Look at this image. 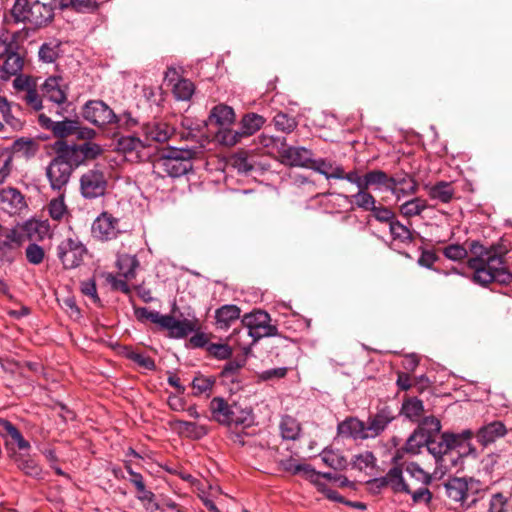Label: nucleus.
Returning <instances> with one entry per match:
<instances>
[{
  "label": "nucleus",
  "instance_id": "obj_1",
  "mask_svg": "<svg viewBox=\"0 0 512 512\" xmlns=\"http://www.w3.org/2000/svg\"><path fill=\"white\" fill-rule=\"evenodd\" d=\"M117 274L107 272L101 269L95 270L92 278L86 283L84 288H96L97 286H106L110 288H140V284L133 283L140 263L135 255L121 254L116 260Z\"/></svg>",
  "mask_w": 512,
  "mask_h": 512
},
{
  "label": "nucleus",
  "instance_id": "obj_2",
  "mask_svg": "<svg viewBox=\"0 0 512 512\" xmlns=\"http://www.w3.org/2000/svg\"><path fill=\"white\" fill-rule=\"evenodd\" d=\"M407 477L403 476L401 469V483L405 490H399V493H405L411 496L413 504H425L429 506L433 499V494L428 486L432 483L433 477L430 473L424 471L416 462H410L405 467Z\"/></svg>",
  "mask_w": 512,
  "mask_h": 512
},
{
  "label": "nucleus",
  "instance_id": "obj_3",
  "mask_svg": "<svg viewBox=\"0 0 512 512\" xmlns=\"http://www.w3.org/2000/svg\"><path fill=\"white\" fill-rule=\"evenodd\" d=\"M18 36V32H9L6 28L0 29V59L4 60L0 65L1 81H8L24 68L25 58L20 53Z\"/></svg>",
  "mask_w": 512,
  "mask_h": 512
},
{
  "label": "nucleus",
  "instance_id": "obj_4",
  "mask_svg": "<svg viewBox=\"0 0 512 512\" xmlns=\"http://www.w3.org/2000/svg\"><path fill=\"white\" fill-rule=\"evenodd\" d=\"M15 23H29L34 28L48 26L54 19V7L51 4L28 0H15L11 9Z\"/></svg>",
  "mask_w": 512,
  "mask_h": 512
},
{
  "label": "nucleus",
  "instance_id": "obj_5",
  "mask_svg": "<svg viewBox=\"0 0 512 512\" xmlns=\"http://www.w3.org/2000/svg\"><path fill=\"white\" fill-rule=\"evenodd\" d=\"M134 314L139 322L156 324L159 330H166L171 338H184L195 329L191 320H178L172 315H162L157 311H150L146 307H134Z\"/></svg>",
  "mask_w": 512,
  "mask_h": 512
},
{
  "label": "nucleus",
  "instance_id": "obj_6",
  "mask_svg": "<svg viewBox=\"0 0 512 512\" xmlns=\"http://www.w3.org/2000/svg\"><path fill=\"white\" fill-rule=\"evenodd\" d=\"M154 167L169 177H181L192 170L191 153L177 148L165 149L156 159Z\"/></svg>",
  "mask_w": 512,
  "mask_h": 512
},
{
  "label": "nucleus",
  "instance_id": "obj_7",
  "mask_svg": "<svg viewBox=\"0 0 512 512\" xmlns=\"http://www.w3.org/2000/svg\"><path fill=\"white\" fill-rule=\"evenodd\" d=\"M242 323L248 328L249 336L254 341L278 335L277 326L271 323L270 315L264 310H253L245 314L242 318Z\"/></svg>",
  "mask_w": 512,
  "mask_h": 512
},
{
  "label": "nucleus",
  "instance_id": "obj_8",
  "mask_svg": "<svg viewBox=\"0 0 512 512\" xmlns=\"http://www.w3.org/2000/svg\"><path fill=\"white\" fill-rule=\"evenodd\" d=\"M82 116L89 123L97 127L118 124L120 118L112 108L102 100H89L82 107Z\"/></svg>",
  "mask_w": 512,
  "mask_h": 512
},
{
  "label": "nucleus",
  "instance_id": "obj_9",
  "mask_svg": "<svg viewBox=\"0 0 512 512\" xmlns=\"http://www.w3.org/2000/svg\"><path fill=\"white\" fill-rule=\"evenodd\" d=\"M86 254L87 248L78 238H65L56 248V255L65 269L78 267Z\"/></svg>",
  "mask_w": 512,
  "mask_h": 512
},
{
  "label": "nucleus",
  "instance_id": "obj_10",
  "mask_svg": "<svg viewBox=\"0 0 512 512\" xmlns=\"http://www.w3.org/2000/svg\"><path fill=\"white\" fill-rule=\"evenodd\" d=\"M71 165L54 156L45 168V176L53 191L64 193L72 176Z\"/></svg>",
  "mask_w": 512,
  "mask_h": 512
},
{
  "label": "nucleus",
  "instance_id": "obj_11",
  "mask_svg": "<svg viewBox=\"0 0 512 512\" xmlns=\"http://www.w3.org/2000/svg\"><path fill=\"white\" fill-rule=\"evenodd\" d=\"M24 237L17 226L8 228L0 225V259L12 262L19 254Z\"/></svg>",
  "mask_w": 512,
  "mask_h": 512
},
{
  "label": "nucleus",
  "instance_id": "obj_12",
  "mask_svg": "<svg viewBox=\"0 0 512 512\" xmlns=\"http://www.w3.org/2000/svg\"><path fill=\"white\" fill-rule=\"evenodd\" d=\"M13 88L23 93L21 100L32 110L40 111L43 108L42 96L38 93L36 79L30 75H24L21 72L14 75Z\"/></svg>",
  "mask_w": 512,
  "mask_h": 512
},
{
  "label": "nucleus",
  "instance_id": "obj_13",
  "mask_svg": "<svg viewBox=\"0 0 512 512\" xmlns=\"http://www.w3.org/2000/svg\"><path fill=\"white\" fill-rule=\"evenodd\" d=\"M107 180L103 171L93 168L80 177V191L84 198L95 199L105 194Z\"/></svg>",
  "mask_w": 512,
  "mask_h": 512
},
{
  "label": "nucleus",
  "instance_id": "obj_14",
  "mask_svg": "<svg viewBox=\"0 0 512 512\" xmlns=\"http://www.w3.org/2000/svg\"><path fill=\"white\" fill-rule=\"evenodd\" d=\"M92 237L101 242L116 239L120 234L119 219L104 211L93 221L91 227Z\"/></svg>",
  "mask_w": 512,
  "mask_h": 512
},
{
  "label": "nucleus",
  "instance_id": "obj_15",
  "mask_svg": "<svg viewBox=\"0 0 512 512\" xmlns=\"http://www.w3.org/2000/svg\"><path fill=\"white\" fill-rule=\"evenodd\" d=\"M395 418L396 415L387 405L379 408L375 414H371L367 422H365L368 439L376 438L381 435Z\"/></svg>",
  "mask_w": 512,
  "mask_h": 512
},
{
  "label": "nucleus",
  "instance_id": "obj_16",
  "mask_svg": "<svg viewBox=\"0 0 512 512\" xmlns=\"http://www.w3.org/2000/svg\"><path fill=\"white\" fill-rule=\"evenodd\" d=\"M401 468L398 466L392 467L385 476L370 479L366 482L367 490L377 495L381 491L390 487L394 493H399V490H405V486L400 485L401 483Z\"/></svg>",
  "mask_w": 512,
  "mask_h": 512
},
{
  "label": "nucleus",
  "instance_id": "obj_17",
  "mask_svg": "<svg viewBox=\"0 0 512 512\" xmlns=\"http://www.w3.org/2000/svg\"><path fill=\"white\" fill-rule=\"evenodd\" d=\"M388 191L395 196L397 200L412 196L418 191L417 180L408 173L391 176Z\"/></svg>",
  "mask_w": 512,
  "mask_h": 512
},
{
  "label": "nucleus",
  "instance_id": "obj_18",
  "mask_svg": "<svg viewBox=\"0 0 512 512\" xmlns=\"http://www.w3.org/2000/svg\"><path fill=\"white\" fill-rule=\"evenodd\" d=\"M165 82L172 85L173 95L177 100H189L195 91V86L192 81L184 78H179L178 72L175 68H168L165 72Z\"/></svg>",
  "mask_w": 512,
  "mask_h": 512
},
{
  "label": "nucleus",
  "instance_id": "obj_19",
  "mask_svg": "<svg viewBox=\"0 0 512 512\" xmlns=\"http://www.w3.org/2000/svg\"><path fill=\"white\" fill-rule=\"evenodd\" d=\"M41 90L43 97L57 105L64 104L67 101V86L60 76L48 77L42 84Z\"/></svg>",
  "mask_w": 512,
  "mask_h": 512
},
{
  "label": "nucleus",
  "instance_id": "obj_20",
  "mask_svg": "<svg viewBox=\"0 0 512 512\" xmlns=\"http://www.w3.org/2000/svg\"><path fill=\"white\" fill-rule=\"evenodd\" d=\"M337 435L353 440L368 439L365 422L354 416H348L337 425Z\"/></svg>",
  "mask_w": 512,
  "mask_h": 512
},
{
  "label": "nucleus",
  "instance_id": "obj_21",
  "mask_svg": "<svg viewBox=\"0 0 512 512\" xmlns=\"http://www.w3.org/2000/svg\"><path fill=\"white\" fill-rule=\"evenodd\" d=\"M26 208V202L22 193L13 187L0 190V209L10 215L17 214Z\"/></svg>",
  "mask_w": 512,
  "mask_h": 512
},
{
  "label": "nucleus",
  "instance_id": "obj_22",
  "mask_svg": "<svg viewBox=\"0 0 512 512\" xmlns=\"http://www.w3.org/2000/svg\"><path fill=\"white\" fill-rule=\"evenodd\" d=\"M454 437L441 433L438 438L428 441V452L435 458L436 465L447 468L446 457L451 455L450 442Z\"/></svg>",
  "mask_w": 512,
  "mask_h": 512
},
{
  "label": "nucleus",
  "instance_id": "obj_23",
  "mask_svg": "<svg viewBox=\"0 0 512 512\" xmlns=\"http://www.w3.org/2000/svg\"><path fill=\"white\" fill-rule=\"evenodd\" d=\"M506 433L507 429L505 424L496 420L481 426L474 435L479 444L483 447H487L497 439L504 437Z\"/></svg>",
  "mask_w": 512,
  "mask_h": 512
},
{
  "label": "nucleus",
  "instance_id": "obj_24",
  "mask_svg": "<svg viewBox=\"0 0 512 512\" xmlns=\"http://www.w3.org/2000/svg\"><path fill=\"white\" fill-rule=\"evenodd\" d=\"M174 131L172 126L161 121L147 123L142 127L144 141L149 144L151 141L166 142L174 134Z\"/></svg>",
  "mask_w": 512,
  "mask_h": 512
},
{
  "label": "nucleus",
  "instance_id": "obj_25",
  "mask_svg": "<svg viewBox=\"0 0 512 512\" xmlns=\"http://www.w3.org/2000/svg\"><path fill=\"white\" fill-rule=\"evenodd\" d=\"M56 156L71 165L72 170L85 163L81 145H68L65 142H57Z\"/></svg>",
  "mask_w": 512,
  "mask_h": 512
},
{
  "label": "nucleus",
  "instance_id": "obj_26",
  "mask_svg": "<svg viewBox=\"0 0 512 512\" xmlns=\"http://www.w3.org/2000/svg\"><path fill=\"white\" fill-rule=\"evenodd\" d=\"M446 435L453 436L454 440L450 441L451 454L454 450L459 449L458 457L467 455H476V448L470 443L474 433L470 429L463 430L461 433L445 432Z\"/></svg>",
  "mask_w": 512,
  "mask_h": 512
},
{
  "label": "nucleus",
  "instance_id": "obj_27",
  "mask_svg": "<svg viewBox=\"0 0 512 512\" xmlns=\"http://www.w3.org/2000/svg\"><path fill=\"white\" fill-rule=\"evenodd\" d=\"M282 158L290 166L309 168L312 162V152L304 147H288L283 150Z\"/></svg>",
  "mask_w": 512,
  "mask_h": 512
},
{
  "label": "nucleus",
  "instance_id": "obj_28",
  "mask_svg": "<svg viewBox=\"0 0 512 512\" xmlns=\"http://www.w3.org/2000/svg\"><path fill=\"white\" fill-rule=\"evenodd\" d=\"M241 310L236 305H223L215 312V325L219 330H227L240 318Z\"/></svg>",
  "mask_w": 512,
  "mask_h": 512
},
{
  "label": "nucleus",
  "instance_id": "obj_29",
  "mask_svg": "<svg viewBox=\"0 0 512 512\" xmlns=\"http://www.w3.org/2000/svg\"><path fill=\"white\" fill-rule=\"evenodd\" d=\"M212 419L221 425L229 426V417L233 414L232 404L223 397H214L209 404Z\"/></svg>",
  "mask_w": 512,
  "mask_h": 512
},
{
  "label": "nucleus",
  "instance_id": "obj_30",
  "mask_svg": "<svg viewBox=\"0 0 512 512\" xmlns=\"http://www.w3.org/2000/svg\"><path fill=\"white\" fill-rule=\"evenodd\" d=\"M425 188L430 199L438 200L444 204L450 203L455 195L452 183L447 181H439L434 185H427Z\"/></svg>",
  "mask_w": 512,
  "mask_h": 512
},
{
  "label": "nucleus",
  "instance_id": "obj_31",
  "mask_svg": "<svg viewBox=\"0 0 512 512\" xmlns=\"http://www.w3.org/2000/svg\"><path fill=\"white\" fill-rule=\"evenodd\" d=\"M390 178L391 176H389L383 170H370L364 174V182L362 188L367 190H369V188H373L374 190L388 191V187L391 181Z\"/></svg>",
  "mask_w": 512,
  "mask_h": 512
},
{
  "label": "nucleus",
  "instance_id": "obj_32",
  "mask_svg": "<svg viewBox=\"0 0 512 512\" xmlns=\"http://www.w3.org/2000/svg\"><path fill=\"white\" fill-rule=\"evenodd\" d=\"M17 228L21 229V234L26 240L34 241L41 240L48 232V225L38 220H28L23 225H16Z\"/></svg>",
  "mask_w": 512,
  "mask_h": 512
},
{
  "label": "nucleus",
  "instance_id": "obj_33",
  "mask_svg": "<svg viewBox=\"0 0 512 512\" xmlns=\"http://www.w3.org/2000/svg\"><path fill=\"white\" fill-rule=\"evenodd\" d=\"M0 434L3 437H9L20 450L30 448L29 442L24 439L19 429L7 419L0 418Z\"/></svg>",
  "mask_w": 512,
  "mask_h": 512
},
{
  "label": "nucleus",
  "instance_id": "obj_34",
  "mask_svg": "<svg viewBox=\"0 0 512 512\" xmlns=\"http://www.w3.org/2000/svg\"><path fill=\"white\" fill-rule=\"evenodd\" d=\"M400 412L410 421L418 422L424 413L423 401L417 397H405Z\"/></svg>",
  "mask_w": 512,
  "mask_h": 512
},
{
  "label": "nucleus",
  "instance_id": "obj_35",
  "mask_svg": "<svg viewBox=\"0 0 512 512\" xmlns=\"http://www.w3.org/2000/svg\"><path fill=\"white\" fill-rule=\"evenodd\" d=\"M441 422L435 416H427L418 421L416 430L427 440L438 438L441 432Z\"/></svg>",
  "mask_w": 512,
  "mask_h": 512
},
{
  "label": "nucleus",
  "instance_id": "obj_36",
  "mask_svg": "<svg viewBox=\"0 0 512 512\" xmlns=\"http://www.w3.org/2000/svg\"><path fill=\"white\" fill-rule=\"evenodd\" d=\"M216 384L215 376H206L200 372H198L191 383L193 389L194 396L205 395L206 397H210L213 392V388Z\"/></svg>",
  "mask_w": 512,
  "mask_h": 512
},
{
  "label": "nucleus",
  "instance_id": "obj_37",
  "mask_svg": "<svg viewBox=\"0 0 512 512\" xmlns=\"http://www.w3.org/2000/svg\"><path fill=\"white\" fill-rule=\"evenodd\" d=\"M148 146H150L149 143L135 135L122 136L118 139L117 142L118 150L124 154H132L135 152L138 155L144 148Z\"/></svg>",
  "mask_w": 512,
  "mask_h": 512
},
{
  "label": "nucleus",
  "instance_id": "obj_38",
  "mask_svg": "<svg viewBox=\"0 0 512 512\" xmlns=\"http://www.w3.org/2000/svg\"><path fill=\"white\" fill-rule=\"evenodd\" d=\"M445 487L449 499L462 505L465 503L468 498V485L464 480L455 478L449 481Z\"/></svg>",
  "mask_w": 512,
  "mask_h": 512
},
{
  "label": "nucleus",
  "instance_id": "obj_39",
  "mask_svg": "<svg viewBox=\"0 0 512 512\" xmlns=\"http://www.w3.org/2000/svg\"><path fill=\"white\" fill-rule=\"evenodd\" d=\"M210 122L218 125L219 127L229 126L234 122V110L224 104L215 106L210 113Z\"/></svg>",
  "mask_w": 512,
  "mask_h": 512
},
{
  "label": "nucleus",
  "instance_id": "obj_40",
  "mask_svg": "<svg viewBox=\"0 0 512 512\" xmlns=\"http://www.w3.org/2000/svg\"><path fill=\"white\" fill-rule=\"evenodd\" d=\"M66 291V295H60L57 290H54L56 300L71 319L79 320L81 318V310L76 303L75 297L70 295L69 290Z\"/></svg>",
  "mask_w": 512,
  "mask_h": 512
},
{
  "label": "nucleus",
  "instance_id": "obj_41",
  "mask_svg": "<svg viewBox=\"0 0 512 512\" xmlns=\"http://www.w3.org/2000/svg\"><path fill=\"white\" fill-rule=\"evenodd\" d=\"M229 164L239 173L247 174L254 169V160L247 151L241 150L232 154Z\"/></svg>",
  "mask_w": 512,
  "mask_h": 512
},
{
  "label": "nucleus",
  "instance_id": "obj_42",
  "mask_svg": "<svg viewBox=\"0 0 512 512\" xmlns=\"http://www.w3.org/2000/svg\"><path fill=\"white\" fill-rule=\"evenodd\" d=\"M265 123V118L256 113H248L240 122V130L244 137L255 134Z\"/></svg>",
  "mask_w": 512,
  "mask_h": 512
},
{
  "label": "nucleus",
  "instance_id": "obj_43",
  "mask_svg": "<svg viewBox=\"0 0 512 512\" xmlns=\"http://www.w3.org/2000/svg\"><path fill=\"white\" fill-rule=\"evenodd\" d=\"M428 208L427 200L415 197L413 199H410L406 202H404L400 208L399 211L401 215H403L406 218H412L415 216H419L422 214L423 211H425Z\"/></svg>",
  "mask_w": 512,
  "mask_h": 512
},
{
  "label": "nucleus",
  "instance_id": "obj_44",
  "mask_svg": "<svg viewBox=\"0 0 512 512\" xmlns=\"http://www.w3.org/2000/svg\"><path fill=\"white\" fill-rule=\"evenodd\" d=\"M38 143L31 138L21 137L13 142L12 150L25 158H31L38 152Z\"/></svg>",
  "mask_w": 512,
  "mask_h": 512
},
{
  "label": "nucleus",
  "instance_id": "obj_45",
  "mask_svg": "<svg viewBox=\"0 0 512 512\" xmlns=\"http://www.w3.org/2000/svg\"><path fill=\"white\" fill-rule=\"evenodd\" d=\"M0 115L3 121L9 125L13 130H21L23 122L13 115L12 105L6 97L0 96Z\"/></svg>",
  "mask_w": 512,
  "mask_h": 512
},
{
  "label": "nucleus",
  "instance_id": "obj_46",
  "mask_svg": "<svg viewBox=\"0 0 512 512\" xmlns=\"http://www.w3.org/2000/svg\"><path fill=\"white\" fill-rule=\"evenodd\" d=\"M351 203L364 211H371L377 203L376 198L364 188H358L357 193L351 195Z\"/></svg>",
  "mask_w": 512,
  "mask_h": 512
},
{
  "label": "nucleus",
  "instance_id": "obj_47",
  "mask_svg": "<svg viewBox=\"0 0 512 512\" xmlns=\"http://www.w3.org/2000/svg\"><path fill=\"white\" fill-rule=\"evenodd\" d=\"M280 431L283 439L296 440L299 437L301 427L295 418L286 415L281 419Z\"/></svg>",
  "mask_w": 512,
  "mask_h": 512
},
{
  "label": "nucleus",
  "instance_id": "obj_48",
  "mask_svg": "<svg viewBox=\"0 0 512 512\" xmlns=\"http://www.w3.org/2000/svg\"><path fill=\"white\" fill-rule=\"evenodd\" d=\"M176 424L180 433L192 439H201L208 434V429L205 426L198 425L195 422L177 420Z\"/></svg>",
  "mask_w": 512,
  "mask_h": 512
},
{
  "label": "nucleus",
  "instance_id": "obj_49",
  "mask_svg": "<svg viewBox=\"0 0 512 512\" xmlns=\"http://www.w3.org/2000/svg\"><path fill=\"white\" fill-rule=\"evenodd\" d=\"M79 129V121L73 119H64L62 121H56L52 128L54 136L59 138H66L70 135H74Z\"/></svg>",
  "mask_w": 512,
  "mask_h": 512
},
{
  "label": "nucleus",
  "instance_id": "obj_50",
  "mask_svg": "<svg viewBox=\"0 0 512 512\" xmlns=\"http://www.w3.org/2000/svg\"><path fill=\"white\" fill-rule=\"evenodd\" d=\"M245 364L246 359L243 357L229 360L220 372V377L229 379L231 382H235L240 370L245 366Z\"/></svg>",
  "mask_w": 512,
  "mask_h": 512
},
{
  "label": "nucleus",
  "instance_id": "obj_51",
  "mask_svg": "<svg viewBox=\"0 0 512 512\" xmlns=\"http://www.w3.org/2000/svg\"><path fill=\"white\" fill-rule=\"evenodd\" d=\"M321 459L328 467L334 470H344L347 467L346 458L333 450H324L321 453Z\"/></svg>",
  "mask_w": 512,
  "mask_h": 512
},
{
  "label": "nucleus",
  "instance_id": "obj_52",
  "mask_svg": "<svg viewBox=\"0 0 512 512\" xmlns=\"http://www.w3.org/2000/svg\"><path fill=\"white\" fill-rule=\"evenodd\" d=\"M510 500L502 492L493 493L487 503V512H508Z\"/></svg>",
  "mask_w": 512,
  "mask_h": 512
},
{
  "label": "nucleus",
  "instance_id": "obj_53",
  "mask_svg": "<svg viewBox=\"0 0 512 512\" xmlns=\"http://www.w3.org/2000/svg\"><path fill=\"white\" fill-rule=\"evenodd\" d=\"M389 228L394 240H399L401 242L412 241L413 237L410 229L395 218L390 222Z\"/></svg>",
  "mask_w": 512,
  "mask_h": 512
},
{
  "label": "nucleus",
  "instance_id": "obj_54",
  "mask_svg": "<svg viewBox=\"0 0 512 512\" xmlns=\"http://www.w3.org/2000/svg\"><path fill=\"white\" fill-rule=\"evenodd\" d=\"M48 212L53 220L60 221L67 214V206L64 202V193H60L59 197L52 199L48 204Z\"/></svg>",
  "mask_w": 512,
  "mask_h": 512
},
{
  "label": "nucleus",
  "instance_id": "obj_55",
  "mask_svg": "<svg viewBox=\"0 0 512 512\" xmlns=\"http://www.w3.org/2000/svg\"><path fill=\"white\" fill-rule=\"evenodd\" d=\"M422 447H428V441L415 429L405 443V451L409 454H419Z\"/></svg>",
  "mask_w": 512,
  "mask_h": 512
},
{
  "label": "nucleus",
  "instance_id": "obj_56",
  "mask_svg": "<svg viewBox=\"0 0 512 512\" xmlns=\"http://www.w3.org/2000/svg\"><path fill=\"white\" fill-rule=\"evenodd\" d=\"M274 125L277 130L291 133L297 127V121L285 113H277L274 117Z\"/></svg>",
  "mask_w": 512,
  "mask_h": 512
},
{
  "label": "nucleus",
  "instance_id": "obj_57",
  "mask_svg": "<svg viewBox=\"0 0 512 512\" xmlns=\"http://www.w3.org/2000/svg\"><path fill=\"white\" fill-rule=\"evenodd\" d=\"M207 352L212 357L219 360H227L232 356V348L225 343H210L207 346Z\"/></svg>",
  "mask_w": 512,
  "mask_h": 512
},
{
  "label": "nucleus",
  "instance_id": "obj_58",
  "mask_svg": "<svg viewBox=\"0 0 512 512\" xmlns=\"http://www.w3.org/2000/svg\"><path fill=\"white\" fill-rule=\"evenodd\" d=\"M126 357L144 369H147L150 371H153L156 369V364H155L154 359L144 353H139V352L130 350L126 354Z\"/></svg>",
  "mask_w": 512,
  "mask_h": 512
},
{
  "label": "nucleus",
  "instance_id": "obj_59",
  "mask_svg": "<svg viewBox=\"0 0 512 512\" xmlns=\"http://www.w3.org/2000/svg\"><path fill=\"white\" fill-rule=\"evenodd\" d=\"M25 256L30 264L39 265L45 258V251L40 245L30 243L25 249Z\"/></svg>",
  "mask_w": 512,
  "mask_h": 512
},
{
  "label": "nucleus",
  "instance_id": "obj_60",
  "mask_svg": "<svg viewBox=\"0 0 512 512\" xmlns=\"http://www.w3.org/2000/svg\"><path fill=\"white\" fill-rule=\"evenodd\" d=\"M244 137L241 130L223 129L217 134L218 140L226 146H234Z\"/></svg>",
  "mask_w": 512,
  "mask_h": 512
},
{
  "label": "nucleus",
  "instance_id": "obj_61",
  "mask_svg": "<svg viewBox=\"0 0 512 512\" xmlns=\"http://www.w3.org/2000/svg\"><path fill=\"white\" fill-rule=\"evenodd\" d=\"M17 467L28 476L38 477L41 473L40 466L31 458L17 459Z\"/></svg>",
  "mask_w": 512,
  "mask_h": 512
},
{
  "label": "nucleus",
  "instance_id": "obj_62",
  "mask_svg": "<svg viewBox=\"0 0 512 512\" xmlns=\"http://www.w3.org/2000/svg\"><path fill=\"white\" fill-rule=\"evenodd\" d=\"M12 170V154L8 150L0 151V184L10 175Z\"/></svg>",
  "mask_w": 512,
  "mask_h": 512
},
{
  "label": "nucleus",
  "instance_id": "obj_63",
  "mask_svg": "<svg viewBox=\"0 0 512 512\" xmlns=\"http://www.w3.org/2000/svg\"><path fill=\"white\" fill-rule=\"evenodd\" d=\"M376 458L374 454L370 451H365L359 455H356L353 460V467L362 471L368 467H373L375 465Z\"/></svg>",
  "mask_w": 512,
  "mask_h": 512
},
{
  "label": "nucleus",
  "instance_id": "obj_64",
  "mask_svg": "<svg viewBox=\"0 0 512 512\" xmlns=\"http://www.w3.org/2000/svg\"><path fill=\"white\" fill-rule=\"evenodd\" d=\"M135 490L137 499L142 503H149L151 505V510H158L160 508L159 504L156 502L155 494L151 490L147 489L145 484Z\"/></svg>",
  "mask_w": 512,
  "mask_h": 512
}]
</instances>
